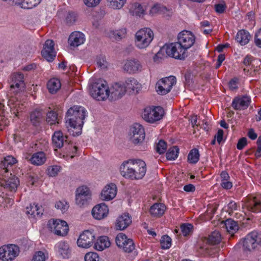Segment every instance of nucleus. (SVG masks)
Wrapping results in <instances>:
<instances>
[{"label":"nucleus","instance_id":"nucleus-1","mask_svg":"<svg viewBox=\"0 0 261 261\" xmlns=\"http://www.w3.org/2000/svg\"><path fill=\"white\" fill-rule=\"evenodd\" d=\"M10 91L15 96H12L8 100V105L14 113L22 111L23 104L19 100L21 93L24 90L25 84L23 74L21 73H13L10 80Z\"/></svg>","mask_w":261,"mask_h":261},{"label":"nucleus","instance_id":"nucleus-2","mask_svg":"<svg viewBox=\"0 0 261 261\" xmlns=\"http://www.w3.org/2000/svg\"><path fill=\"white\" fill-rule=\"evenodd\" d=\"M86 116L87 111L81 106H74L67 111L65 117L66 125L73 136H79L81 134Z\"/></svg>","mask_w":261,"mask_h":261},{"label":"nucleus","instance_id":"nucleus-3","mask_svg":"<svg viewBox=\"0 0 261 261\" xmlns=\"http://www.w3.org/2000/svg\"><path fill=\"white\" fill-rule=\"evenodd\" d=\"M121 175L126 178L132 180L142 179L146 172V165L141 160H129L121 166Z\"/></svg>","mask_w":261,"mask_h":261},{"label":"nucleus","instance_id":"nucleus-4","mask_svg":"<svg viewBox=\"0 0 261 261\" xmlns=\"http://www.w3.org/2000/svg\"><path fill=\"white\" fill-rule=\"evenodd\" d=\"M89 92L91 97L95 100L104 101L110 96V88L106 81L98 79L91 84Z\"/></svg>","mask_w":261,"mask_h":261},{"label":"nucleus","instance_id":"nucleus-5","mask_svg":"<svg viewBox=\"0 0 261 261\" xmlns=\"http://www.w3.org/2000/svg\"><path fill=\"white\" fill-rule=\"evenodd\" d=\"M154 38V33L149 28L139 30L135 35V45L140 49H146Z\"/></svg>","mask_w":261,"mask_h":261},{"label":"nucleus","instance_id":"nucleus-6","mask_svg":"<svg viewBox=\"0 0 261 261\" xmlns=\"http://www.w3.org/2000/svg\"><path fill=\"white\" fill-rule=\"evenodd\" d=\"M221 240L220 233L215 230L212 232L208 238H204L203 239V245L200 247V249L204 252V255H212L217 251L216 248L212 246L219 244Z\"/></svg>","mask_w":261,"mask_h":261},{"label":"nucleus","instance_id":"nucleus-7","mask_svg":"<svg viewBox=\"0 0 261 261\" xmlns=\"http://www.w3.org/2000/svg\"><path fill=\"white\" fill-rule=\"evenodd\" d=\"M243 250L252 251L261 246V234L256 231L248 233L242 240Z\"/></svg>","mask_w":261,"mask_h":261},{"label":"nucleus","instance_id":"nucleus-8","mask_svg":"<svg viewBox=\"0 0 261 261\" xmlns=\"http://www.w3.org/2000/svg\"><path fill=\"white\" fill-rule=\"evenodd\" d=\"M166 56L175 59L184 60L188 56L187 50L178 41L165 45Z\"/></svg>","mask_w":261,"mask_h":261},{"label":"nucleus","instance_id":"nucleus-9","mask_svg":"<svg viewBox=\"0 0 261 261\" xmlns=\"http://www.w3.org/2000/svg\"><path fill=\"white\" fill-rule=\"evenodd\" d=\"M164 110L160 107H148L142 113V118L146 122L153 123L160 120L163 117Z\"/></svg>","mask_w":261,"mask_h":261},{"label":"nucleus","instance_id":"nucleus-10","mask_svg":"<svg viewBox=\"0 0 261 261\" xmlns=\"http://www.w3.org/2000/svg\"><path fill=\"white\" fill-rule=\"evenodd\" d=\"M20 249L14 244L4 245L0 247V260L13 261L19 255Z\"/></svg>","mask_w":261,"mask_h":261},{"label":"nucleus","instance_id":"nucleus-11","mask_svg":"<svg viewBox=\"0 0 261 261\" xmlns=\"http://www.w3.org/2000/svg\"><path fill=\"white\" fill-rule=\"evenodd\" d=\"M47 227L55 234L59 236H65L69 231L67 223L60 219H50L48 222Z\"/></svg>","mask_w":261,"mask_h":261},{"label":"nucleus","instance_id":"nucleus-12","mask_svg":"<svg viewBox=\"0 0 261 261\" xmlns=\"http://www.w3.org/2000/svg\"><path fill=\"white\" fill-rule=\"evenodd\" d=\"M145 137L143 126L139 123L134 124L129 128L128 137L129 141L135 145L141 144Z\"/></svg>","mask_w":261,"mask_h":261},{"label":"nucleus","instance_id":"nucleus-13","mask_svg":"<svg viewBox=\"0 0 261 261\" xmlns=\"http://www.w3.org/2000/svg\"><path fill=\"white\" fill-rule=\"evenodd\" d=\"M176 80L175 76H170L163 78L159 80L156 84V90L159 94L166 95L172 89L173 86L175 85Z\"/></svg>","mask_w":261,"mask_h":261},{"label":"nucleus","instance_id":"nucleus-14","mask_svg":"<svg viewBox=\"0 0 261 261\" xmlns=\"http://www.w3.org/2000/svg\"><path fill=\"white\" fill-rule=\"evenodd\" d=\"M195 41V36L191 31L184 30L178 34V43L187 50L193 46Z\"/></svg>","mask_w":261,"mask_h":261},{"label":"nucleus","instance_id":"nucleus-15","mask_svg":"<svg viewBox=\"0 0 261 261\" xmlns=\"http://www.w3.org/2000/svg\"><path fill=\"white\" fill-rule=\"evenodd\" d=\"M5 176L0 179V185L5 189L12 192H15L17 190L19 185V179L17 177L12 173L10 174V176L7 174H4Z\"/></svg>","mask_w":261,"mask_h":261},{"label":"nucleus","instance_id":"nucleus-16","mask_svg":"<svg viewBox=\"0 0 261 261\" xmlns=\"http://www.w3.org/2000/svg\"><path fill=\"white\" fill-rule=\"evenodd\" d=\"M115 241L118 247L126 252H131L135 249V244L133 240L128 238L123 233L117 235Z\"/></svg>","mask_w":261,"mask_h":261},{"label":"nucleus","instance_id":"nucleus-17","mask_svg":"<svg viewBox=\"0 0 261 261\" xmlns=\"http://www.w3.org/2000/svg\"><path fill=\"white\" fill-rule=\"evenodd\" d=\"M91 194L89 188L84 186L79 187L75 191V202L79 206L87 204L90 198Z\"/></svg>","mask_w":261,"mask_h":261},{"label":"nucleus","instance_id":"nucleus-18","mask_svg":"<svg viewBox=\"0 0 261 261\" xmlns=\"http://www.w3.org/2000/svg\"><path fill=\"white\" fill-rule=\"evenodd\" d=\"M117 187L114 183L106 185L102 189L100 194V199L103 201H110L116 196Z\"/></svg>","mask_w":261,"mask_h":261},{"label":"nucleus","instance_id":"nucleus-19","mask_svg":"<svg viewBox=\"0 0 261 261\" xmlns=\"http://www.w3.org/2000/svg\"><path fill=\"white\" fill-rule=\"evenodd\" d=\"M94 240L93 233L89 230H85L79 236L77 245L81 248H88L93 244Z\"/></svg>","mask_w":261,"mask_h":261},{"label":"nucleus","instance_id":"nucleus-20","mask_svg":"<svg viewBox=\"0 0 261 261\" xmlns=\"http://www.w3.org/2000/svg\"><path fill=\"white\" fill-rule=\"evenodd\" d=\"M143 66L141 63L137 59L126 60L123 65V69L129 74H136L142 71Z\"/></svg>","mask_w":261,"mask_h":261},{"label":"nucleus","instance_id":"nucleus-21","mask_svg":"<svg viewBox=\"0 0 261 261\" xmlns=\"http://www.w3.org/2000/svg\"><path fill=\"white\" fill-rule=\"evenodd\" d=\"M54 45L52 40H46L41 51L42 57L48 62L53 61L56 56Z\"/></svg>","mask_w":261,"mask_h":261},{"label":"nucleus","instance_id":"nucleus-22","mask_svg":"<svg viewBox=\"0 0 261 261\" xmlns=\"http://www.w3.org/2000/svg\"><path fill=\"white\" fill-rule=\"evenodd\" d=\"M17 162V160L12 155H8L4 158L0 163V176H5L4 174L9 175L11 168Z\"/></svg>","mask_w":261,"mask_h":261},{"label":"nucleus","instance_id":"nucleus-23","mask_svg":"<svg viewBox=\"0 0 261 261\" xmlns=\"http://www.w3.org/2000/svg\"><path fill=\"white\" fill-rule=\"evenodd\" d=\"M126 93V89L122 83H116L110 88V96L112 99L121 98Z\"/></svg>","mask_w":261,"mask_h":261},{"label":"nucleus","instance_id":"nucleus-24","mask_svg":"<svg viewBox=\"0 0 261 261\" xmlns=\"http://www.w3.org/2000/svg\"><path fill=\"white\" fill-rule=\"evenodd\" d=\"M109 211L108 206L102 203L95 205L93 208L92 215L95 219L101 220L108 216Z\"/></svg>","mask_w":261,"mask_h":261},{"label":"nucleus","instance_id":"nucleus-25","mask_svg":"<svg viewBox=\"0 0 261 261\" xmlns=\"http://www.w3.org/2000/svg\"><path fill=\"white\" fill-rule=\"evenodd\" d=\"M85 35L79 31L72 32L68 38V43L71 47H76L83 44L85 41Z\"/></svg>","mask_w":261,"mask_h":261},{"label":"nucleus","instance_id":"nucleus-26","mask_svg":"<svg viewBox=\"0 0 261 261\" xmlns=\"http://www.w3.org/2000/svg\"><path fill=\"white\" fill-rule=\"evenodd\" d=\"M55 249L58 255L61 258H68L71 251L68 244L65 241H60L55 245Z\"/></svg>","mask_w":261,"mask_h":261},{"label":"nucleus","instance_id":"nucleus-27","mask_svg":"<svg viewBox=\"0 0 261 261\" xmlns=\"http://www.w3.org/2000/svg\"><path fill=\"white\" fill-rule=\"evenodd\" d=\"M251 101V98L247 96L235 98L232 102V106L235 110H244L248 108Z\"/></svg>","mask_w":261,"mask_h":261},{"label":"nucleus","instance_id":"nucleus-28","mask_svg":"<svg viewBox=\"0 0 261 261\" xmlns=\"http://www.w3.org/2000/svg\"><path fill=\"white\" fill-rule=\"evenodd\" d=\"M122 83L126 89V92L127 91L128 92L138 93L141 89L140 84L137 80L133 77L127 79Z\"/></svg>","mask_w":261,"mask_h":261},{"label":"nucleus","instance_id":"nucleus-29","mask_svg":"<svg viewBox=\"0 0 261 261\" xmlns=\"http://www.w3.org/2000/svg\"><path fill=\"white\" fill-rule=\"evenodd\" d=\"M132 223V218L128 214L120 216L116 220V226L119 230H124Z\"/></svg>","mask_w":261,"mask_h":261},{"label":"nucleus","instance_id":"nucleus-30","mask_svg":"<svg viewBox=\"0 0 261 261\" xmlns=\"http://www.w3.org/2000/svg\"><path fill=\"white\" fill-rule=\"evenodd\" d=\"M67 137L61 130L56 131L52 136L53 145L55 148H60L63 146Z\"/></svg>","mask_w":261,"mask_h":261},{"label":"nucleus","instance_id":"nucleus-31","mask_svg":"<svg viewBox=\"0 0 261 261\" xmlns=\"http://www.w3.org/2000/svg\"><path fill=\"white\" fill-rule=\"evenodd\" d=\"M166 207L165 204L155 203L150 208L149 212L151 215L154 217H160L165 213Z\"/></svg>","mask_w":261,"mask_h":261},{"label":"nucleus","instance_id":"nucleus-32","mask_svg":"<svg viewBox=\"0 0 261 261\" xmlns=\"http://www.w3.org/2000/svg\"><path fill=\"white\" fill-rule=\"evenodd\" d=\"M111 243L106 236L100 237L94 244V248L98 251H102L110 246Z\"/></svg>","mask_w":261,"mask_h":261},{"label":"nucleus","instance_id":"nucleus-33","mask_svg":"<svg viewBox=\"0 0 261 261\" xmlns=\"http://www.w3.org/2000/svg\"><path fill=\"white\" fill-rule=\"evenodd\" d=\"M61 84L60 81L57 78H53L49 80L47 83V88L51 94L56 93L61 88Z\"/></svg>","mask_w":261,"mask_h":261},{"label":"nucleus","instance_id":"nucleus-34","mask_svg":"<svg viewBox=\"0 0 261 261\" xmlns=\"http://www.w3.org/2000/svg\"><path fill=\"white\" fill-rule=\"evenodd\" d=\"M250 36L248 32L242 30L239 31L236 35V40L242 45H245L249 42Z\"/></svg>","mask_w":261,"mask_h":261},{"label":"nucleus","instance_id":"nucleus-35","mask_svg":"<svg viewBox=\"0 0 261 261\" xmlns=\"http://www.w3.org/2000/svg\"><path fill=\"white\" fill-rule=\"evenodd\" d=\"M247 209L252 212L258 213L261 212V201L257 200L256 197L250 200L246 205Z\"/></svg>","mask_w":261,"mask_h":261},{"label":"nucleus","instance_id":"nucleus-36","mask_svg":"<svg viewBox=\"0 0 261 261\" xmlns=\"http://www.w3.org/2000/svg\"><path fill=\"white\" fill-rule=\"evenodd\" d=\"M46 157L42 151H38L34 153V165L41 166L45 163Z\"/></svg>","mask_w":261,"mask_h":261},{"label":"nucleus","instance_id":"nucleus-37","mask_svg":"<svg viewBox=\"0 0 261 261\" xmlns=\"http://www.w3.org/2000/svg\"><path fill=\"white\" fill-rule=\"evenodd\" d=\"M227 231L231 234H234L239 229V226L236 221L231 219H227L225 222Z\"/></svg>","mask_w":261,"mask_h":261},{"label":"nucleus","instance_id":"nucleus-38","mask_svg":"<svg viewBox=\"0 0 261 261\" xmlns=\"http://www.w3.org/2000/svg\"><path fill=\"white\" fill-rule=\"evenodd\" d=\"M200 154L196 148L190 150L188 155V161L190 164H196L199 160Z\"/></svg>","mask_w":261,"mask_h":261},{"label":"nucleus","instance_id":"nucleus-39","mask_svg":"<svg viewBox=\"0 0 261 261\" xmlns=\"http://www.w3.org/2000/svg\"><path fill=\"white\" fill-rule=\"evenodd\" d=\"M62 170V167L59 165L49 166L46 170V174L49 177H56Z\"/></svg>","mask_w":261,"mask_h":261},{"label":"nucleus","instance_id":"nucleus-40","mask_svg":"<svg viewBox=\"0 0 261 261\" xmlns=\"http://www.w3.org/2000/svg\"><path fill=\"white\" fill-rule=\"evenodd\" d=\"M167 11V8L162 5L154 4L150 10V14L154 15L158 14H164Z\"/></svg>","mask_w":261,"mask_h":261},{"label":"nucleus","instance_id":"nucleus-41","mask_svg":"<svg viewBox=\"0 0 261 261\" xmlns=\"http://www.w3.org/2000/svg\"><path fill=\"white\" fill-rule=\"evenodd\" d=\"M179 153V148L177 146H173L169 148L166 153V158L168 160H175Z\"/></svg>","mask_w":261,"mask_h":261},{"label":"nucleus","instance_id":"nucleus-42","mask_svg":"<svg viewBox=\"0 0 261 261\" xmlns=\"http://www.w3.org/2000/svg\"><path fill=\"white\" fill-rule=\"evenodd\" d=\"M132 9L136 15L140 16L144 14L146 7L138 3H135L133 5Z\"/></svg>","mask_w":261,"mask_h":261},{"label":"nucleus","instance_id":"nucleus-43","mask_svg":"<svg viewBox=\"0 0 261 261\" xmlns=\"http://www.w3.org/2000/svg\"><path fill=\"white\" fill-rule=\"evenodd\" d=\"M32 1L33 0H14V3L23 9H31L33 8Z\"/></svg>","mask_w":261,"mask_h":261},{"label":"nucleus","instance_id":"nucleus-44","mask_svg":"<svg viewBox=\"0 0 261 261\" xmlns=\"http://www.w3.org/2000/svg\"><path fill=\"white\" fill-rule=\"evenodd\" d=\"M112 35L116 40H121L126 36L127 30L126 28H122L119 30L113 31Z\"/></svg>","mask_w":261,"mask_h":261},{"label":"nucleus","instance_id":"nucleus-45","mask_svg":"<svg viewBox=\"0 0 261 261\" xmlns=\"http://www.w3.org/2000/svg\"><path fill=\"white\" fill-rule=\"evenodd\" d=\"M43 120L42 110L35 108L34 111V126L39 125Z\"/></svg>","mask_w":261,"mask_h":261},{"label":"nucleus","instance_id":"nucleus-46","mask_svg":"<svg viewBox=\"0 0 261 261\" xmlns=\"http://www.w3.org/2000/svg\"><path fill=\"white\" fill-rule=\"evenodd\" d=\"M160 243L162 249H169L171 246L172 240L168 236L165 235L162 237Z\"/></svg>","mask_w":261,"mask_h":261},{"label":"nucleus","instance_id":"nucleus-47","mask_svg":"<svg viewBox=\"0 0 261 261\" xmlns=\"http://www.w3.org/2000/svg\"><path fill=\"white\" fill-rule=\"evenodd\" d=\"M69 206V204L65 201H59L55 204V207L60 210L63 213L67 211Z\"/></svg>","mask_w":261,"mask_h":261},{"label":"nucleus","instance_id":"nucleus-48","mask_svg":"<svg viewBox=\"0 0 261 261\" xmlns=\"http://www.w3.org/2000/svg\"><path fill=\"white\" fill-rule=\"evenodd\" d=\"M167 145L164 140H160L156 146V151L160 154H163L167 150Z\"/></svg>","mask_w":261,"mask_h":261},{"label":"nucleus","instance_id":"nucleus-49","mask_svg":"<svg viewBox=\"0 0 261 261\" xmlns=\"http://www.w3.org/2000/svg\"><path fill=\"white\" fill-rule=\"evenodd\" d=\"M66 150L65 159L68 160L69 159H72L74 157L77 150V147L75 146L70 145L66 148Z\"/></svg>","mask_w":261,"mask_h":261},{"label":"nucleus","instance_id":"nucleus-50","mask_svg":"<svg viewBox=\"0 0 261 261\" xmlns=\"http://www.w3.org/2000/svg\"><path fill=\"white\" fill-rule=\"evenodd\" d=\"M126 0H110L111 7L115 9H121L126 3Z\"/></svg>","mask_w":261,"mask_h":261},{"label":"nucleus","instance_id":"nucleus-51","mask_svg":"<svg viewBox=\"0 0 261 261\" xmlns=\"http://www.w3.org/2000/svg\"><path fill=\"white\" fill-rule=\"evenodd\" d=\"M57 120V115L55 112H49L46 115V121L50 125L56 124Z\"/></svg>","mask_w":261,"mask_h":261},{"label":"nucleus","instance_id":"nucleus-52","mask_svg":"<svg viewBox=\"0 0 261 261\" xmlns=\"http://www.w3.org/2000/svg\"><path fill=\"white\" fill-rule=\"evenodd\" d=\"M47 254L41 251L36 252L34 255V261H45Z\"/></svg>","mask_w":261,"mask_h":261},{"label":"nucleus","instance_id":"nucleus-53","mask_svg":"<svg viewBox=\"0 0 261 261\" xmlns=\"http://www.w3.org/2000/svg\"><path fill=\"white\" fill-rule=\"evenodd\" d=\"M84 259L85 261H100L99 257L97 253L92 252L86 253Z\"/></svg>","mask_w":261,"mask_h":261},{"label":"nucleus","instance_id":"nucleus-54","mask_svg":"<svg viewBox=\"0 0 261 261\" xmlns=\"http://www.w3.org/2000/svg\"><path fill=\"white\" fill-rule=\"evenodd\" d=\"M192 225L189 223L181 225V230L183 235L185 236L188 235L192 230Z\"/></svg>","mask_w":261,"mask_h":261},{"label":"nucleus","instance_id":"nucleus-55","mask_svg":"<svg viewBox=\"0 0 261 261\" xmlns=\"http://www.w3.org/2000/svg\"><path fill=\"white\" fill-rule=\"evenodd\" d=\"M35 215H34V217H35L36 219H40L44 213V208L42 205L39 204H36L35 205Z\"/></svg>","mask_w":261,"mask_h":261},{"label":"nucleus","instance_id":"nucleus-56","mask_svg":"<svg viewBox=\"0 0 261 261\" xmlns=\"http://www.w3.org/2000/svg\"><path fill=\"white\" fill-rule=\"evenodd\" d=\"M96 62L98 67L101 68H105L107 67L108 63L106 61L105 57L104 56H100L97 57Z\"/></svg>","mask_w":261,"mask_h":261},{"label":"nucleus","instance_id":"nucleus-57","mask_svg":"<svg viewBox=\"0 0 261 261\" xmlns=\"http://www.w3.org/2000/svg\"><path fill=\"white\" fill-rule=\"evenodd\" d=\"M33 148H30L28 150H25L23 153V158L29 161L31 164H33Z\"/></svg>","mask_w":261,"mask_h":261},{"label":"nucleus","instance_id":"nucleus-58","mask_svg":"<svg viewBox=\"0 0 261 261\" xmlns=\"http://www.w3.org/2000/svg\"><path fill=\"white\" fill-rule=\"evenodd\" d=\"M164 52L166 53L165 45L153 57L154 61L159 62L160 59L164 58L165 57Z\"/></svg>","mask_w":261,"mask_h":261},{"label":"nucleus","instance_id":"nucleus-59","mask_svg":"<svg viewBox=\"0 0 261 261\" xmlns=\"http://www.w3.org/2000/svg\"><path fill=\"white\" fill-rule=\"evenodd\" d=\"M101 0H83L84 4L89 8L95 7L99 5Z\"/></svg>","mask_w":261,"mask_h":261},{"label":"nucleus","instance_id":"nucleus-60","mask_svg":"<svg viewBox=\"0 0 261 261\" xmlns=\"http://www.w3.org/2000/svg\"><path fill=\"white\" fill-rule=\"evenodd\" d=\"M254 43L256 46L261 48V28L255 34Z\"/></svg>","mask_w":261,"mask_h":261},{"label":"nucleus","instance_id":"nucleus-61","mask_svg":"<svg viewBox=\"0 0 261 261\" xmlns=\"http://www.w3.org/2000/svg\"><path fill=\"white\" fill-rule=\"evenodd\" d=\"M226 8V6L224 2L215 5V11L218 13L221 14L224 13Z\"/></svg>","mask_w":261,"mask_h":261},{"label":"nucleus","instance_id":"nucleus-62","mask_svg":"<svg viewBox=\"0 0 261 261\" xmlns=\"http://www.w3.org/2000/svg\"><path fill=\"white\" fill-rule=\"evenodd\" d=\"M76 20V15L73 12H70L68 13L66 21L68 23L71 24L73 23Z\"/></svg>","mask_w":261,"mask_h":261},{"label":"nucleus","instance_id":"nucleus-63","mask_svg":"<svg viewBox=\"0 0 261 261\" xmlns=\"http://www.w3.org/2000/svg\"><path fill=\"white\" fill-rule=\"evenodd\" d=\"M247 145V139L245 137L239 140L237 145V148L239 150L242 149Z\"/></svg>","mask_w":261,"mask_h":261},{"label":"nucleus","instance_id":"nucleus-64","mask_svg":"<svg viewBox=\"0 0 261 261\" xmlns=\"http://www.w3.org/2000/svg\"><path fill=\"white\" fill-rule=\"evenodd\" d=\"M256 143L257 147L254 155L258 158L261 156V136L258 138Z\"/></svg>","mask_w":261,"mask_h":261}]
</instances>
